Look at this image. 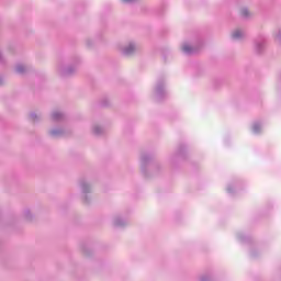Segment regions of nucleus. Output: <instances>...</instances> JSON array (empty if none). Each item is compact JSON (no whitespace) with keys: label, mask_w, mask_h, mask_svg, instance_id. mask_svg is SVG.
Segmentation results:
<instances>
[{"label":"nucleus","mask_w":281,"mask_h":281,"mask_svg":"<svg viewBox=\"0 0 281 281\" xmlns=\"http://www.w3.org/2000/svg\"><path fill=\"white\" fill-rule=\"evenodd\" d=\"M240 36H243V31H235L233 33V38H240Z\"/></svg>","instance_id":"nucleus-1"},{"label":"nucleus","mask_w":281,"mask_h":281,"mask_svg":"<svg viewBox=\"0 0 281 281\" xmlns=\"http://www.w3.org/2000/svg\"><path fill=\"white\" fill-rule=\"evenodd\" d=\"M182 49H183V52H187V53L192 52V48H191L189 45H184V46L182 47Z\"/></svg>","instance_id":"nucleus-3"},{"label":"nucleus","mask_w":281,"mask_h":281,"mask_svg":"<svg viewBox=\"0 0 281 281\" xmlns=\"http://www.w3.org/2000/svg\"><path fill=\"white\" fill-rule=\"evenodd\" d=\"M53 117H54V120H58L57 114H54Z\"/></svg>","instance_id":"nucleus-6"},{"label":"nucleus","mask_w":281,"mask_h":281,"mask_svg":"<svg viewBox=\"0 0 281 281\" xmlns=\"http://www.w3.org/2000/svg\"><path fill=\"white\" fill-rule=\"evenodd\" d=\"M18 71L19 72L23 71V67H18Z\"/></svg>","instance_id":"nucleus-5"},{"label":"nucleus","mask_w":281,"mask_h":281,"mask_svg":"<svg viewBox=\"0 0 281 281\" xmlns=\"http://www.w3.org/2000/svg\"><path fill=\"white\" fill-rule=\"evenodd\" d=\"M241 14L243 16H247L249 14V11H247V9L241 10Z\"/></svg>","instance_id":"nucleus-4"},{"label":"nucleus","mask_w":281,"mask_h":281,"mask_svg":"<svg viewBox=\"0 0 281 281\" xmlns=\"http://www.w3.org/2000/svg\"><path fill=\"white\" fill-rule=\"evenodd\" d=\"M134 49H135V47H134L133 45H130V46L125 49V54H131Z\"/></svg>","instance_id":"nucleus-2"}]
</instances>
